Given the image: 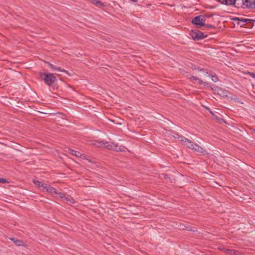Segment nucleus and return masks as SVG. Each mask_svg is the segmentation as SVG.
<instances>
[{"label":"nucleus","instance_id":"obj_8","mask_svg":"<svg viewBox=\"0 0 255 255\" xmlns=\"http://www.w3.org/2000/svg\"><path fill=\"white\" fill-rule=\"evenodd\" d=\"M182 142L183 145L192 149L194 148V146H195L196 144V143L186 137H185Z\"/></svg>","mask_w":255,"mask_h":255},{"label":"nucleus","instance_id":"obj_19","mask_svg":"<svg viewBox=\"0 0 255 255\" xmlns=\"http://www.w3.org/2000/svg\"><path fill=\"white\" fill-rule=\"evenodd\" d=\"M250 24H249V28H255V20L252 19V21H251Z\"/></svg>","mask_w":255,"mask_h":255},{"label":"nucleus","instance_id":"obj_7","mask_svg":"<svg viewBox=\"0 0 255 255\" xmlns=\"http://www.w3.org/2000/svg\"><path fill=\"white\" fill-rule=\"evenodd\" d=\"M242 2L246 7L255 8V0H242Z\"/></svg>","mask_w":255,"mask_h":255},{"label":"nucleus","instance_id":"obj_16","mask_svg":"<svg viewBox=\"0 0 255 255\" xmlns=\"http://www.w3.org/2000/svg\"><path fill=\"white\" fill-rule=\"evenodd\" d=\"M69 153L71 154L76 156V157H80L82 156V154L80 152L73 150V149H70Z\"/></svg>","mask_w":255,"mask_h":255},{"label":"nucleus","instance_id":"obj_17","mask_svg":"<svg viewBox=\"0 0 255 255\" xmlns=\"http://www.w3.org/2000/svg\"><path fill=\"white\" fill-rule=\"evenodd\" d=\"M188 78L190 80H194L196 81H198L199 83L201 84H206V82H203L202 80L198 78V77L196 76H191L188 77Z\"/></svg>","mask_w":255,"mask_h":255},{"label":"nucleus","instance_id":"obj_29","mask_svg":"<svg viewBox=\"0 0 255 255\" xmlns=\"http://www.w3.org/2000/svg\"><path fill=\"white\" fill-rule=\"evenodd\" d=\"M190 32H194V30L193 29H191V31Z\"/></svg>","mask_w":255,"mask_h":255},{"label":"nucleus","instance_id":"obj_25","mask_svg":"<svg viewBox=\"0 0 255 255\" xmlns=\"http://www.w3.org/2000/svg\"><path fill=\"white\" fill-rule=\"evenodd\" d=\"M212 79L215 82H216L218 80V78L217 76H212Z\"/></svg>","mask_w":255,"mask_h":255},{"label":"nucleus","instance_id":"obj_1","mask_svg":"<svg viewBox=\"0 0 255 255\" xmlns=\"http://www.w3.org/2000/svg\"><path fill=\"white\" fill-rule=\"evenodd\" d=\"M38 74L40 80L49 87H51L57 83V78L53 73L40 72Z\"/></svg>","mask_w":255,"mask_h":255},{"label":"nucleus","instance_id":"obj_20","mask_svg":"<svg viewBox=\"0 0 255 255\" xmlns=\"http://www.w3.org/2000/svg\"><path fill=\"white\" fill-rule=\"evenodd\" d=\"M225 252L227 254H230V255H232V254H234L236 253V251L235 250H230V249H226L225 250Z\"/></svg>","mask_w":255,"mask_h":255},{"label":"nucleus","instance_id":"obj_5","mask_svg":"<svg viewBox=\"0 0 255 255\" xmlns=\"http://www.w3.org/2000/svg\"><path fill=\"white\" fill-rule=\"evenodd\" d=\"M205 33H189V36H191L194 40H200L207 37V35Z\"/></svg>","mask_w":255,"mask_h":255},{"label":"nucleus","instance_id":"obj_12","mask_svg":"<svg viewBox=\"0 0 255 255\" xmlns=\"http://www.w3.org/2000/svg\"><path fill=\"white\" fill-rule=\"evenodd\" d=\"M9 239L14 242L17 246H22L24 245V242L16 238L9 237Z\"/></svg>","mask_w":255,"mask_h":255},{"label":"nucleus","instance_id":"obj_18","mask_svg":"<svg viewBox=\"0 0 255 255\" xmlns=\"http://www.w3.org/2000/svg\"><path fill=\"white\" fill-rule=\"evenodd\" d=\"M161 175H163L164 178L165 179L167 180V181H169L171 182L170 175H169L166 173H162ZM161 179V177L160 176V179Z\"/></svg>","mask_w":255,"mask_h":255},{"label":"nucleus","instance_id":"obj_30","mask_svg":"<svg viewBox=\"0 0 255 255\" xmlns=\"http://www.w3.org/2000/svg\"><path fill=\"white\" fill-rule=\"evenodd\" d=\"M254 131L255 132V129L254 130Z\"/></svg>","mask_w":255,"mask_h":255},{"label":"nucleus","instance_id":"obj_27","mask_svg":"<svg viewBox=\"0 0 255 255\" xmlns=\"http://www.w3.org/2000/svg\"><path fill=\"white\" fill-rule=\"evenodd\" d=\"M219 249L220 250H221V251H223V250H224V251H225V248H224L223 247H219Z\"/></svg>","mask_w":255,"mask_h":255},{"label":"nucleus","instance_id":"obj_15","mask_svg":"<svg viewBox=\"0 0 255 255\" xmlns=\"http://www.w3.org/2000/svg\"><path fill=\"white\" fill-rule=\"evenodd\" d=\"M91 3L95 4L97 6H98L99 5L102 6H105V5L104 3L102 2L101 1L99 0H89Z\"/></svg>","mask_w":255,"mask_h":255},{"label":"nucleus","instance_id":"obj_11","mask_svg":"<svg viewBox=\"0 0 255 255\" xmlns=\"http://www.w3.org/2000/svg\"><path fill=\"white\" fill-rule=\"evenodd\" d=\"M33 182L34 184V185L38 188L42 187L43 189H45V188L46 187V184L42 182H40L39 180H33Z\"/></svg>","mask_w":255,"mask_h":255},{"label":"nucleus","instance_id":"obj_28","mask_svg":"<svg viewBox=\"0 0 255 255\" xmlns=\"http://www.w3.org/2000/svg\"><path fill=\"white\" fill-rule=\"evenodd\" d=\"M218 1L221 2L222 4V1L223 0H217Z\"/></svg>","mask_w":255,"mask_h":255},{"label":"nucleus","instance_id":"obj_26","mask_svg":"<svg viewBox=\"0 0 255 255\" xmlns=\"http://www.w3.org/2000/svg\"><path fill=\"white\" fill-rule=\"evenodd\" d=\"M63 199H64L65 200H66V201H73V199H70V198H68V197H66L65 196V197H64V198H63Z\"/></svg>","mask_w":255,"mask_h":255},{"label":"nucleus","instance_id":"obj_14","mask_svg":"<svg viewBox=\"0 0 255 255\" xmlns=\"http://www.w3.org/2000/svg\"><path fill=\"white\" fill-rule=\"evenodd\" d=\"M237 0H223L222 4L227 5H232L235 4Z\"/></svg>","mask_w":255,"mask_h":255},{"label":"nucleus","instance_id":"obj_9","mask_svg":"<svg viewBox=\"0 0 255 255\" xmlns=\"http://www.w3.org/2000/svg\"><path fill=\"white\" fill-rule=\"evenodd\" d=\"M169 134L174 138L178 139L179 141L182 142H183L184 139L185 138L184 136L180 135L179 133L174 131H169Z\"/></svg>","mask_w":255,"mask_h":255},{"label":"nucleus","instance_id":"obj_3","mask_svg":"<svg viewBox=\"0 0 255 255\" xmlns=\"http://www.w3.org/2000/svg\"><path fill=\"white\" fill-rule=\"evenodd\" d=\"M103 146L107 147L109 149H112L116 151H124V146H120L117 143L114 142H106L103 143Z\"/></svg>","mask_w":255,"mask_h":255},{"label":"nucleus","instance_id":"obj_4","mask_svg":"<svg viewBox=\"0 0 255 255\" xmlns=\"http://www.w3.org/2000/svg\"><path fill=\"white\" fill-rule=\"evenodd\" d=\"M235 21H237V23L240 25L241 27L245 26L247 28H249V24L250 21H252V19L245 18H239L236 17L234 18Z\"/></svg>","mask_w":255,"mask_h":255},{"label":"nucleus","instance_id":"obj_6","mask_svg":"<svg viewBox=\"0 0 255 255\" xmlns=\"http://www.w3.org/2000/svg\"><path fill=\"white\" fill-rule=\"evenodd\" d=\"M45 63L47 64V65L48 66V67L49 68H51L53 70H55L56 71H59L64 72L66 74H67V75H68L69 76L71 75V74L69 73V72L68 71L65 70V69H61L60 67H57V66L50 63L49 62L45 61Z\"/></svg>","mask_w":255,"mask_h":255},{"label":"nucleus","instance_id":"obj_22","mask_svg":"<svg viewBox=\"0 0 255 255\" xmlns=\"http://www.w3.org/2000/svg\"><path fill=\"white\" fill-rule=\"evenodd\" d=\"M8 182L5 179L0 178V183H5Z\"/></svg>","mask_w":255,"mask_h":255},{"label":"nucleus","instance_id":"obj_24","mask_svg":"<svg viewBox=\"0 0 255 255\" xmlns=\"http://www.w3.org/2000/svg\"><path fill=\"white\" fill-rule=\"evenodd\" d=\"M248 74L250 75L252 77L255 79V72H248Z\"/></svg>","mask_w":255,"mask_h":255},{"label":"nucleus","instance_id":"obj_21","mask_svg":"<svg viewBox=\"0 0 255 255\" xmlns=\"http://www.w3.org/2000/svg\"><path fill=\"white\" fill-rule=\"evenodd\" d=\"M182 229L187 230V231H194V230H192L191 227H188V226H184V228Z\"/></svg>","mask_w":255,"mask_h":255},{"label":"nucleus","instance_id":"obj_10","mask_svg":"<svg viewBox=\"0 0 255 255\" xmlns=\"http://www.w3.org/2000/svg\"><path fill=\"white\" fill-rule=\"evenodd\" d=\"M197 152L202 153L203 155L208 154V152L206 149L203 148L198 144L196 143L195 145L194 146V148L192 149Z\"/></svg>","mask_w":255,"mask_h":255},{"label":"nucleus","instance_id":"obj_2","mask_svg":"<svg viewBox=\"0 0 255 255\" xmlns=\"http://www.w3.org/2000/svg\"><path fill=\"white\" fill-rule=\"evenodd\" d=\"M205 17L202 15H198L192 19V23L196 25L197 28L203 27V30H209L210 28H214L212 24H205Z\"/></svg>","mask_w":255,"mask_h":255},{"label":"nucleus","instance_id":"obj_23","mask_svg":"<svg viewBox=\"0 0 255 255\" xmlns=\"http://www.w3.org/2000/svg\"><path fill=\"white\" fill-rule=\"evenodd\" d=\"M56 194H58L59 197H60L61 199H63L64 197H65V195L61 192H58V193H56Z\"/></svg>","mask_w":255,"mask_h":255},{"label":"nucleus","instance_id":"obj_13","mask_svg":"<svg viewBox=\"0 0 255 255\" xmlns=\"http://www.w3.org/2000/svg\"><path fill=\"white\" fill-rule=\"evenodd\" d=\"M46 191L48 193L51 194L52 195H54V194L58 193L57 191L54 187L50 186L49 185H46V187L45 188Z\"/></svg>","mask_w":255,"mask_h":255}]
</instances>
